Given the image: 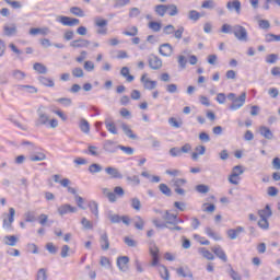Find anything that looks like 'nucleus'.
Returning a JSON list of instances; mask_svg holds the SVG:
<instances>
[{
	"label": "nucleus",
	"mask_w": 280,
	"mask_h": 280,
	"mask_svg": "<svg viewBox=\"0 0 280 280\" xmlns=\"http://www.w3.org/2000/svg\"><path fill=\"white\" fill-rule=\"evenodd\" d=\"M228 100L232 102L229 106L230 110H240L246 104V92H243L238 97L235 93H229Z\"/></svg>",
	"instance_id": "f257e3e1"
},
{
	"label": "nucleus",
	"mask_w": 280,
	"mask_h": 280,
	"mask_svg": "<svg viewBox=\"0 0 280 280\" xmlns=\"http://www.w3.org/2000/svg\"><path fill=\"white\" fill-rule=\"evenodd\" d=\"M232 34H234L235 38L241 43H248V31H246V27L236 24L233 26Z\"/></svg>",
	"instance_id": "f03ea898"
},
{
	"label": "nucleus",
	"mask_w": 280,
	"mask_h": 280,
	"mask_svg": "<svg viewBox=\"0 0 280 280\" xmlns=\"http://www.w3.org/2000/svg\"><path fill=\"white\" fill-rule=\"evenodd\" d=\"M58 23L65 25L66 27H74V25H80V20L77 18H70L67 15H61L57 19Z\"/></svg>",
	"instance_id": "7ed1b4c3"
},
{
	"label": "nucleus",
	"mask_w": 280,
	"mask_h": 280,
	"mask_svg": "<svg viewBox=\"0 0 280 280\" xmlns=\"http://www.w3.org/2000/svg\"><path fill=\"white\" fill-rule=\"evenodd\" d=\"M45 109V106L40 105L37 109L38 119L35 121V126L38 128V126H47L49 122V116L43 112Z\"/></svg>",
	"instance_id": "20e7f679"
},
{
	"label": "nucleus",
	"mask_w": 280,
	"mask_h": 280,
	"mask_svg": "<svg viewBox=\"0 0 280 280\" xmlns=\"http://www.w3.org/2000/svg\"><path fill=\"white\" fill-rule=\"evenodd\" d=\"M242 174H244L243 166L242 165L234 166L232 170V174L229 177V183H231V185H240V182L235 178H237V176H242Z\"/></svg>",
	"instance_id": "39448f33"
},
{
	"label": "nucleus",
	"mask_w": 280,
	"mask_h": 280,
	"mask_svg": "<svg viewBox=\"0 0 280 280\" xmlns=\"http://www.w3.org/2000/svg\"><path fill=\"white\" fill-rule=\"evenodd\" d=\"M91 45V40L79 37L70 43V47L73 49H84Z\"/></svg>",
	"instance_id": "423d86ee"
},
{
	"label": "nucleus",
	"mask_w": 280,
	"mask_h": 280,
	"mask_svg": "<svg viewBox=\"0 0 280 280\" xmlns=\"http://www.w3.org/2000/svg\"><path fill=\"white\" fill-rule=\"evenodd\" d=\"M105 172H106V174H108L109 178H112V179L121 180V178H124V174H121V172H119V168H117V167L107 166L105 168Z\"/></svg>",
	"instance_id": "0eeeda50"
},
{
	"label": "nucleus",
	"mask_w": 280,
	"mask_h": 280,
	"mask_svg": "<svg viewBox=\"0 0 280 280\" xmlns=\"http://www.w3.org/2000/svg\"><path fill=\"white\" fill-rule=\"evenodd\" d=\"M128 264H130V257L119 256L117 258V267L121 272H128Z\"/></svg>",
	"instance_id": "6e6552de"
},
{
	"label": "nucleus",
	"mask_w": 280,
	"mask_h": 280,
	"mask_svg": "<svg viewBox=\"0 0 280 280\" xmlns=\"http://www.w3.org/2000/svg\"><path fill=\"white\" fill-rule=\"evenodd\" d=\"M59 215H67V213H78V208L69 203L61 205L58 208Z\"/></svg>",
	"instance_id": "1a4fd4ad"
},
{
	"label": "nucleus",
	"mask_w": 280,
	"mask_h": 280,
	"mask_svg": "<svg viewBox=\"0 0 280 280\" xmlns=\"http://www.w3.org/2000/svg\"><path fill=\"white\" fill-rule=\"evenodd\" d=\"M161 56H164L165 58H170V56H172V54H174V47H172V44L170 43H165L160 45V49H159Z\"/></svg>",
	"instance_id": "9d476101"
},
{
	"label": "nucleus",
	"mask_w": 280,
	"mask_h": 280,
	"mask_svg": "<svg viewBox=\"0 0 280 280\" xmlns=\"http://www.w3.org/2000/svg\"><path fill=\"white\" fill-rule=\"evenodd\" d=\"M162 218L166 224H173V226L178 224V214L171 213L170 210H166Z\"/></svg>",
	"instance_id": "9b49d317"
},
{
	"label": "nucleus",
	"mask_w": 280,
	"mask_h": 280,
	"mask_svg": "<svg viewBox=\"0 0 280 280\" xmlns=\"http://www.w3.org/2000/svg\"><path fill=\"white\" fill-rule=\"evenodd\" d=\"M19 34V28L16 24H11V26L4 25L3 26V36H8L9 38L12 36H16Z\"/></svg>",
	"instance_id": "f8f14e48"
},
{
	"label": "nucleus",
	"mask_w": 280,
	"mask_h": 280,
	"mask_svg": "<svg viewBox=\"0 0 280 280\" xmlns=\"http://www.w3.org/2000/svg\"><path fill=\"white\" fill-rule=\"evenodd\" d=\"M149 67L150 69H153L154 71H158V69H161L163 67V61L161 58L153 56L149 58Z\"/></svg>",
	"instance_id": "ddd939ff"
},
{
	"label": "nucleus",
	"mask_w": 280,
	"mask_h": 280,
	"mask_svg": "<svg viewBox=\"0 0 280 280\" xmlns=\"http://www.w3.org/2000/svg\"><path fill=\"white\" fill-rule=\"evenodd\" d=\"M212 253L219 258L222 259L224 264L229 261V258L226 257V253H224V249L220 245H217L212 247Z\"/></svg>",
	"instance_id": "4468645a"
},
{
	"label": "nucleus",
	"mask_w": 280,
	"mask_h": 280,
	"mask_svg": "<svg viewBox=\"0 0 280 280\" xmlns=\"http://www.w3.org/2000/svg\"><path fill=\"white\" fill-rule=\"evenodd\" d=\"M148 74H143L140 79V81L143 83L144 89L148 91H154L156 89V81H152L150 79H145Z\"/></svg>",
	"instance_id": "2eb2a0df"
},
{
	"label": "nucleus",
	"mask_w": 280,
	"mask_h": 280,
	"mask_svg": "<svg viewBox=\"0 0 280 280\" xmlns=\"http://www.w3.org/2000/svg\"><path fill=\"white\" fill-rule=\"evenodd\" d=\"M226 8L230 11L235 10L236 14H240L242 12V2L240 0L229 1Z\"/></svg>",
	"instance_id": "dca6fc26"
},
{
	"label": "nucleus",
	"mask_w": 280,
	"mask_h": 280,
	"mask_svg": "<svg viewBox=\"0 0 280 280\" xmlns=\"http://www.w3.org/2000/svg\"><path fill=\"white\" fill-rule=\"evenodd\" d=\"M259 133L261 135V137L268 139L269 141H272V139H275V133H272V130H270V128L266 126L259 127Z\"/></svg>",
	"instance_id": "f3484780"
},
{
	"label": "nucleus",
	"mask_w": 280,
	"mask_h": 280,
	"mask_svg": "<svg viewBox=\"0 0 280 280\" xmlns=\"http://www.w3.org/2000/svg\"><path fill=\"white\" fill-rule=\"evenodd\" d=\"M103 150L109 154H115L119 148L115 147V142L112 140H106L103 144Z\"/></svg>",
	"instance_id": "a211bd4d"
},
{
	"label": "nucleus",
	"mask_w": 280,
	"mask_h": 280,
	"mask_svg": "<svg viewBox=\"0 0 280 280\" xmlns=\"http://www.w3.org/2000/svg\"><path fill=\"white\" fill-rule=\"evenodd\" d=\"M258 215L260 219L268 220V218H272V208H270V205H266L264 209L258 210Z\"/></svg>",
	"instance_id": "6ab92c4d"
},
{
	"label": "nucleus",
	"mask_w": 280,
	"mask_h": 280,
	"mask_svg": "<svg viewBox=\"0 0 280 280\" xmlns=\"http://www.w3.org/2000/svg\"><path fill=\"white\" fill-rule=\"evenodd\" d=\"M14 215H16V210H14V208H10L9 218L8 220L7 219L3 220V226H5L7 229H12V222H14Z\"/></svg>",
	"instance_id": "aec40b11"
},
{
	"label": "nucleus",
	"mask_w": 280,
	"mask_h": 280,
	"mask_svg": "<svg viewBox=\"0 0 280 280\" xmlns=\"http://www.w3.org/2000/svg\"><path fill=\"white\" fill-rule=\"evenodd\" d=\"M121 130L128 137L129 139H132L133 141L139 139V137L132 132V129H130V126H128L126 122L121 124Z\"/></svg>",
	"instance_id": "412c9836"
},
{
	"label": "nucleus",
	"mask_w": 280,
	"mask_h": 280,
	"mask_svg": "<svg viewBox=\"0 0 280 280\" xmlns=\"http://www.w3.org/2000/svg\"><path fill=\"white\" fill-rule=\"evenodd\" d=\"M100 244L102 250H108V248H110V241L108 240V234L106 232L101 235Z\"/></svg>",
	"instance_id": "4be33fe9"
},
{
	"label": "nucleus",
	"mask_w": 280,
	"mask_h": 280,
	"mask_svg": "<svg viewBox=\"0 0 280 280\" xmlns=\"http://www.w3.org/2000/svg\"><path fill=\"white\" fill-rule=\"evenodd\" d=\"M226 233L228 237H230L231 240H237V235H240V233H244V228L237 226L236 229H230Z\"/></svg>",
	"instance_id": "5701e85b"
},
{
	"label": "nucleus",
	"mask_w": 280,
	"mask_h": 280,
	"mask_svg": "<svg viewBox=\"0 0 280 280\" xmlns=\"http://www.w3.org/2000/svg\"><path fill=\"white\" fill-rule=\"evenodd\" d=\"M106 218L110 221V224H119L121 222V215L115 214L110 210L106 213Z\"/></svg>",
	"instance_id": "b1692460"
},
{
	"label": "nucleus",
	"mask_w": 280,
	"mask_h": 280,
	"mask_svg": "<svg viewBox=\"0 0 280 280\" xmlns=\"http://www.w3.org/2000/svg\"><path fill=\"white\" fill-rule=\"evenodd\" d=\"M120 75L126 78L127 82H135V75L130 74V68L122 67L120 70Z\"/></svg>",
	"instance_id": "393cba45"
},
{
	"label": "nucleus",
	"mask_w": 280,
	"mask_h": 280,
	"mask_svg": "<svg viewBox=\"0 0 280 280\" xmlns=\"http://www.w3.org/2000/svg\"><path fill=\"white\" fill-rule=\"evenodd\" d=\"M79 128L84 132V135H89L91 132V124H89V120L84 118L80 120Z\"/></svg>",
	"instance_id": "a878e982"
},
{
	"label": "nucleus",
	"mask_w": 280,
	"mask_h": 280,
	"mask_svg": "<svg viewBox=\"0 0 280 280\" xmlns=\"http://www.w3.org/2000/svg\"><path fill=\"white\" fill-rule=\"evenodd\" d=\"M154 12L158 16H165L167 14V4H158L154 7Z\"/></svg>",
	"instance_id": "bb28decb"
},
{
	"label": "nucleus",
	"mask_w": 280,
	"mask_h": 280,
	"mask_svg": "<svg viewBox=\"0 0 280 280\" xmlns=\"http://www.w3.org/2000/svg\"><path fill=\"white\" fill-rule=\"evenodd\" d=\"M126 180L129 185H132L133 187H139V185H141V179L139 178V175H127Z\"/></svg>",
	"instance_id": "cd10ccee"
},
{
	"label": "nucleus",
	"mask_w": 280,
	"mask_h": 280,
	"mask_svg": "<svg viewBox=\"0 0 280 280\" xmlns=\"http://www.w3.org/2000/svg\"><path fill=\"white\" fill-rule=\"evenodd\" d=\"M158 270L160 272L161 279L170 280V270L165 265H159Z\"/></svg>",
	"instance_id": "c85d7f7f"
},
{
	"label": "nucleus",
	"mask_w": 280,
	"mask_h": 280,
	"mask_svg": "<svg viewBox=\"0 0 280 280\" xmlns=\"http://www.w3.org/2000/svg\"><path fill=\"white\" fill-rule=\"evenodd\" d=\"M18 242H19V237H16V235H7V236H4V244L7 246H16Z\"/></svg>",
	"instance_id": "c756f323"
},
{
	"label": "nucleus",
	"mask_w": 280,
	"mask_h": 280,
	"mask_svg": "<svg viewBox=\"0 0 280 280\" xmlns=\"http://www.w3.org/2000/svg\"><path fill=\"white\" fill-rule=\"evenodd\" d=\"M159 189L161 194L166 196L167 198H172V188L167 186V184H160Z\"/></svg>",
	"instance_id": "7c9ffc66"
},
{
	"label": "nucleus",
	"mask_w": 280,
	"mask_h": 280,
	"mask_svg": "<svg viewBox=\"0 0 280 280\" xmlns=\"http://www.w3.org/2000/svg\"><path fill=\"white\" fill-rule=\"evenodd\" d=\"M38 80H39L40 84H43L44 86H48L50 89H52V86H56V83H54V80H51L47 77H38Z\"/></svg>",
	"instance_id": "2f4dec72"
},
{
	"label": "nucleus",
	"mask_w": 280,
	"mask_h": 280,
	"mask_svg": "<svg viewBox=\"0 0 280 280\" xmlns=\"http://www.w3.org/2000/svg\"><path fill=\"white\" fill-rule=\"evenodd\" d=\"M199 253H201L202 257H205V259H208L209 261H213V259H215V256L205 247H201L199 249Z\"/></svg>",
	"instance_id": "473e14b6"
},
{
	"label": "nucleus",
	"mask_w": 280,
	"mask_h": 280,
	"mask_svg": "<svg viewBox=\"0 0 280 280\" xmlns=\"http://www.w3.org/2000/svg\"><path fill=\"white\" fill-rule=\"evenodd\" d=\"M149 30H152V32H161V27H163V24L161 22L151 21L148 24Z\"/></svg>",
	"instance_id": "72a5a7b5"
},
{
	"label": "nucleus",
	"mask_w": 280,
	"mask_h": 280,
	"mask_svg": "<svg viewBox=\"0 0 280 280\" xmlns=\"http://www.w3.org/2000/svg\"><path fill=\"white\" fill-rule=\"evenodd\" d=\"M135 220H137L135 222V229H137L138 231H143V226H145V221H143V218H141L140 215H136Z\"/></svg>",
	"instance_id": "f704fd0d"
},
{
	"label": "nucleus",
	"mask_w": 280,
	"mask_h": 280,
	"mask_svg": "<svg viewBox=\"0 0 280 280\" xmlns=\"http://www.w3.org/2000/svg\"><path fill=\"white\" fill-rule=\"evenodd\" d=\"M89 208H90L91 213H93V215H95V218L100 217V209H98L96 201H90Z\"/></svg>",
	"instance_id": "c9c22d12"
},
{
	"label": "nucleus",
	"mask_w": 280,
	"mask_h": 280,
	"mask_svg": "<svg viewBox=\"0 0 280 280\" xmlns=\"http://www.w3.org/2000/svg\"><path fill=\"white\" fill-rule=\"evenodd\" d=\"M33 69L37 71V73L45 74L47 73V67L40 62H35Z\"/></svg>",
	"instance_id": "e433bc0d"
},
{
	"label": "nucleus",
	"mask_w": 280,
	"mask_h": 280,
	"mask_svg": "<svg viewBox=\"0 0 280 280\" xmlns=\"http://www.w3.org/2000/svg\"><path fill=\"white\" fill-rule=\"evenodd\" d=\"M47 30L48 28L33 27L30 30V34H31V36H36L38 34H42L43 36H47Z\"/></svg>",
	"instance_id": "4c0bfd02"
},
{
	"label": "nucleus",
	"mask_w": 280,
	"mask_h": 280,
	"mask_svg": "<svg viewBox=\"0 0 280 280\" xmlns=\"http://www.w3.org/2000/svg\"><path fill=\"white\" fill-rule=\"evenodd\" d=\"M176 273L178 275V277H183L184 279H186V277H188L189 279H194V273H191V271H188L186 273L183 267L177 268Z\"/></svg>",
	"instance_id": "58836bf2"
},
{
	"label": "nucleus",
	"mask_w": 280,
	"mask_h": 280,
	"mask_svg": "<svg viewBox=\"0 0 280 280\" xmlns=\"http://www.w3.org/2000/svg\"><path fill=\"white\" fill-rule=\"evenodd\" d=\"M205 233L208 235V237H212L215 242H220L221 237L213 232V230L209 226L205 229Z\"/></svg>",
	"instance_id": "ea45409f"
},
{
	"label": "nucleus",
	"mask_w": 280,
	"mask_h": 280,
	"mask_svg": "<svg viewBox=\"0 0 280 280\" xmlns=\"http://www.w3.org/2000/svg\"><path fill=\"white\" fill-rule=\"evenodd\" d=\"M70 13L74 16L84 18V10H82L80 7L70 8Z\"/></svg>",
	"instance_id": "a19ab883"
},
{
	"label": "nucleus",
	"mask_w": 280,
	"mask_h": 280,
	"mask_svg": "<svg viewBox=\"0 0 280 280\" xmlns=\"http://www.w3.org/2000/svg\"><path fill=\"white\" fill-rule=\"evenodd\" d=\"M102 170H103L102 165H100L97 163H93L89 166L90 174H100V172H102Z\"/></svg>",
	"instance_id": "79ce46f5"
},
{
	"label": "nucleus",
	"mask_w": 280,
	"mask_h": 280,
	"mask_svg": "<svg viewBox=\"0 0 280 280\" xmlns=\"http://www.w3.org/2000/svg\"><path fill=\"white\" fill-rule=\"evenodd\" d=\"M200 16H202V15L200 14V12H198L196 10H190L188 13V19L190 21H194L195 23H196V21L200 20Z\"/></svg>",
	"instance_id": "37998d69"
},
{
	"label": "nucleus",
	"mask_w": 280,
	"mask_h": 280,
	"mask_svg": "<svg viewBox=\"0 0 280 280\" xmlns=\"http://www.w3.org/2000/svg\"><path fill=\"white\" fill-rule=\"evenodd\" d=\"M118 150H121V152H125V154H128L129 156H132L135 154V149L132 147H126V145H117Z\"/></svg>",
	"instance_id": "c03bdc74"
},
{
	"label": "nucleus",
	"mask_w": 280,
	"mask_h": 280,
	"mask_svg": "<svg viewBox=\"0 0 280 280\" xmlns=\"http://www.w3.org/2000/svg\"><path fill=\"white\" fill-rule=\"evenodd\" d=\"M259 229H262V231H268L270 229V223L268 222V219L264 218L258 221Z\"/></svg>",
	"instance_id": "a18cd8bd"
},
{
	"label": "nucleus",
	"mask_w": 280,
	"mask_h": 280,
	"mask_svg": "<svg viewBox=\"0 0 280 280\" xmlns=\"http://www.w3.org/2000/svg\"><path fill=\"white\" fill-rule=\"evenodd\" d=\"M202 211H205V213H213V211H215V206L213 203L206 202L202 205Z\"/></svg>",
	"instance_id": "49530a36"
},
{
	"label": "nucleus",
	"mask_w": 280,
	"mask_h": 280,
	"mask_svg": "<svg viewBox=\"0 0 280 280\" xmlns=\"http://www.w3.org/2000/svg\"><path fill=\"white\" fill-rule=\"evenodd\" d=\"M265 40H266V43H273V40L280 42V35H275L272 33H268L265 36Z\"/></svg>",
	"instance_id": "de8ad7c7"
},
{
	"label": "nucleus",
	"mask_w": 280,
	"mask_h": 280,
	"mask_svg": "<svg viewBox=\"0 0 280 280\" xmlns=\"http://www.w3.org/2000/svg\"><path fill=\"white\" fill-rule=\"evenodd\" d=\"M131 209H135V211H141V200H139V198L135 197L131 199Z\"/></svg>",
	"instance_id": "09e8293b"
},
{
	"label": "nucleus",
	"mask_w": 280,
	"mask_h": 280,
	"mask_svg": "<svg viewBox=\"0 0 280 280\" xmlns=\"http://www.w3.org/2000/svg\"><path fill=\"white\" fill-rule=\"evenodd\" d=\"M229 268H230L229 275H230L231 279L242 280V276H240V273L237 271H235V269H233V267L231 265H229Z\"/></svg>",
	"instance_id": "8fccbe9b"
},
{
	"label": "nucleus",
	"mask_w": 280,
	"mask_h": 280,
	"mask_svg": "<svg viewBox=\"0 0 280 280\" xmlns=\"http://www.w3.org/2000/svg\"><path fill=\"white\" fill-rule=\"evenodd\" d=\"M168 16H176L178 14V7L176 4H167Z\"/></svg>",
	"instance_id": "3c124183"
},
{
	"label": "nucleus",
	"mask_w": 280,
	"mask_h": 280,
	"mask_svg": "<svg viewBox=\"0 0 280 280\" xmlns=\"http://www.w3.org/2000/svg\"><path fill=\"white\" fill-rule=\"evenodd\" d=\"M25 222H36V212L27 211L25 212Z\"/></svg>",
	"instance_id": "603ef678"
},
{
	"label": "nucleus",
	"mask_w": 280,
	"mask_h": 280,
	"mask_svg": "<svg viewBox=\"0 0 280 280\" xmlns=\"http://www.w3.org/2000/svg\"><path fill=\"white\" fill-rule=\"evenodd\" d=\"M106 129L112 135H117V127L115 126V122L105 121Z\"/></svg>",
	"instance_id": "864d4df0"
},
{
	"label": "nucleus",
	"mask_w": 280,
	"mask_h": 280,
	"mask_svg": "<svg viewBox=\"0 0 280 280\" xmlns=\"http://www.w3.org/2000/svg\"><path fill=\"white\" fill-rule=\"evenodd\" d=\"M168 124L172 128H180L183 126V120L178 121L175 117H171Z\"/></svg>",
	"instance_id": "5fc2aeb1"
},
{
	"label": "nucleus",
	"mask_w": 280,
	"mask_h": 280,
	"mask_svg": "<svg viewBox=\"0 0 280 280\" xmlns=\"http://www.w3.org/2000/svg\"><path fill=\"white\" fill-rule=\"evenodd\" d=\"M12 75L15 80H25L26 78V74L25 72L21 71V70H14L12 72Z\"/></svg>",
	"instance_id": "6e6d98bb"
},
{
	"label": "nucleus",
	"mask_w": 280,
	"mask_h": 280,
	"mask_svg": "<svg viewBox=\"0 0 280 280\" xmlns=\"http://www.w3.org/2000/svg\"><path fill=\"white\" fill-rule=\"evenodd\" d=\"M173 186L176 187H183L184 185H187V179L185 178H175L172 180Z\"/></svg>",
	"instance_id": "4d7b16f0"
},
{
	"label": "nucleus",
	"mask_w": 280,
	"mask_h": 280,
	"mask_svg": "<svg viewBox=\"0 0 280 280\" xmlns=\"http://www.w3.org/2000/svg\"><path fill=\"white\" fill-rule=\"evenodd\" d=\"M36 280H47V269L40 268V269L37 271Z\"/></svg>",
	"instance_id": "13d9d810"
},
{
	"label": "nucleus",
	"mask_w": 280,
	"mask_h": 280,
	"mask_svg": "<svg viewBox=\"0 0 280 280\" xmlns=\"http://www.w3.org/2000/svg\"><path fill=\"white\" fill-rule=\"evenodd\" d=\"M196 191H198V194H209V186L199 184L196 186Z\"/></svg>",
	"instance_id": "bf43d9fd"
},
{
	"label": "nucleus",
	"mask_w": 280,
	"mask_h": 280,
	"mask_svg": "<svg viewBox=\"0 0 280 280\" xmlns=\"http://www.w3.org/2000/svg\"><path fill=\"white\" fill-rule=\"evenodd\" d=\"M95 25L96 27H106V25H108V20H104L102 18H95Z\"/></svg>",
	"instance_id": "052dcab7"
},
{
	"label": "nucleus",
	"mask_w": 280,
	"mask_h": 280,
	"mask_svg": "<svg viewBox=\"0 0 280 280\" xmlns=\"http://www.w3.org/2000/svg\"><path fill=\"white\" fill-rule=\"evenodd\" d=\"M72 75L73 78H84V70L82 68L78 67L72 69Z\"/></svg>",
	"instance_id": "680f3d73"
},
{
	"label": "nucleus",
	"mask_w": 280,
	"mask_h": 280,
	"mask_svg": "<svg viewBox=\"0 0 280 280\" xmlns=\"http://www.w3.org/2000/svg\"><path fill=\"white\" fill-rule=\"evenodd\" d=\"M31 161L36 162V161H45L47 159V155L45 153H37V155H31Z\"/></svg>",
	"instance_id": "e2e57ef3"
},
{
	"label": "nucleus",
	"mask_w": 280,
	"mask_h": 280,
	"mask_svg": "<svg viewBox=\"0 0 280 280\" xmlns=\"http://www.w3.org/2000/svg\"><path fill=\"white\" fill-rule=\"evenodd\" d=\"M46 250H48V253H50V255H56L58 253V247H56V245H54V243H47Z\"/></svg>",
	"instance_id": "0e129e2a"
},
{
	"label": "nucleus",
	"mask_w": 280,
	"mask_h": 280,
	"mask_svg": "<svg viewBox=\"0 0 280 280\" xmlns=\"http://www.w3.org/2000/svg\"><path fill=\"white\" fill-rule=\"evenodd\" d=\"M57 102L59 104H62V106H71L73 104V101L69 97H61V98H58Z\"/></svg>",
	"instance_id": "69168bd1"
},
{
	"label": "nucleus",
	"mask_w": 280,
	"mask_h": 280,
	"mask_svg": "<svg viewBox=\"0 0 280 280\" xmlns=\"http://www.w3.org/2000/svg\"><path fill=\"white\" fill-rule=\"evenodd\" d=\"M168 152H170L171 156H174V158L182 156V154H183V151H180V148H178V147L171 148Z\"/></svg>",
	"instance_id": "338daca9"
},
{
	"label": "nucleus",
	"mask_w": 280,
	"mask_h": 280,
	"mask_svg": "<svg viewBox=\"0 0 280 280\" xmlns=\"http://www.w3.org/2000/svg\"><path fill=\"white\" fill-rule=\"evenodd\" d=\"M150 255L152 258L155 257H160L159 256V247L156 246V244H153L150 248H149Z\"/></svg>",
	"instance_id": "774afa93"
}]
</instances>
